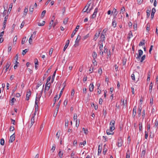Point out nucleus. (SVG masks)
<instances>
[{"label": "nucleus", "instance_id": "9d476101", "mask_svg": "<svg viewBox=\"0 0 158 158\" xmlns=\"http://www.w3.org/2000/svg\"><path fill=\"white\" fill-rule=\"evenodd\" d=\"M156 9L154 8H153L152 9L151 15V19H152L153 18L154 14L156 12Z\"/></svg>", "mask_w": 158, "mask_h": 158}, {"label": "nucleus", "instance_id": "6e6d98bb", "mask_svg": "<svg viewBox=\"0 0 158 158\" xmlns=\"http://www.w3.org/2000/svg\"><path fill=\"white\" fill-rule=\"evenodd\" d=\"M61 100H60L58 103L57 104V105H56V108H57L58 109H59V106H60V104L61 103Z\"/></svg>", "mask_w": 158, "mask_h": 158}, {"label": "nucleus", "instance_id": "0eeeda50", "mask_svg": "<svg viewBox=\"0 0 158 158\" xmlns=\"http://www.w3.org/2000/svg\"><path fill=\"white\" fill-rule=\"evenodd\" d=\"M101 32V31H98V33L97 32L95 34V35L94 36V38H93V40H94L96 41L97 40V39H98V37L99 36Z\"/></svg>", "mask_w": 158, "mask_h": 158}, {"label": "nucleus", "instance_id": "f03ea898", "mask_svg": "<svg viewBox=\"0 0 158 158\" xmlns=\"http://www.w3.org/2000/svg\"><path fill=\"white\" fill-rule=\"evenodd\" d=\"M123 143V141L121 137H119L118 140L117 145L118 148L121 147Z\"/></svg>", "mask_w": 158, "mask_h": 158}, {"label": "nucleus", "instance_id": "f8f14e48", "mask_svg": "<svg viewBox=\"0 0 158 158\" xmlns=\"http://www.w3.org/2000/svg\"><path fill=\"white\" fill-rule=\"evenodd\" d=\"M136 106H135L133 109V114H132V116L133 117H135V114L136 113Z\"/></svg>", "mask_w": 158, "mask_h": 158}, {"label": "nucleus", "instance_id": "c85d7f7f", "mask_svg": "<svg viewBox=\"0 0 158 158\" xmlns=\"http://www.w3.org/2000/svg\"><path fill=\"white\" fill-rule=\"evenodd\" d=\"M90 3L88 5V6L87 7V8L85 10V8L86 7V6H85V7L83 9L82 12H83V13H85V12H87V11H88V8L90 6Z\"/></svg>", "mask_w": 158, "mask_h": 158}, {"label": "nucleus", "instance_id": "de8ad7c7", "mask_svg": "<svg viewBox=\"0 0 158 158\" xmlns=\"http://www.w3.org/2000/svg\"><path fill=\"white\" fill-rule=\"evenodd\" d=\"M32 36H33V35L32 34L31 35V36L29 40V42L30 44H31V43L32 42Z\"/></svg>", "mask_w": 158, "mask_h": 158}, {"label": "nucleus", "instance_id": "f257e3e1", "mask_svg": "<svg viewBox=\"0 0 158 158\" xmlns=\"http://www.w3.org/2000/svg\"><path fill=\"white\" fill-rule=\"evenodd\" d=\"M115 122L114 120H112L110 123V128L111 130H114L115 129L114 124Z\"/></svg>", "mask_w": 158, "mask_h": 158}, {"label": "nucleus", "instance_id": "69168bd1", "mask_svg": "<svg viewBox=\"0 0 158 158\" xmlns=\"http://www.w3.org/2000/svg\"><path fill=\"white\" fill-rule=\"evenodd\" d=\"M113 12H114V14H115V15H116L117 14V11H116V10L114 8L113 9L112 13H113Z\"/></svg>", "mask_w": 158, "mask_h": 158}, {"label": "nucleus", "instance_id": "37998d69", "mask_svg": "<svg viewBox=\"0 0 158 158\" xmlns=\"http://www.w3.org/2000/svg\"><path fill=\"white\" fill-rule=\"evenodd\" d=\"M142 117L143 118V119L145 117V110H143L142 112Z\"/></svg>", "mask_w": 158, "mask_h": 158}, {"label": "nucleus", "instance_id": "cd10ccee", "mask_svg": "<svg viewBox=\"0 0 158 158\" xmlns=\"http://www.w3.org/2000/svg\"><path fill=\"white\" fill-rule=\"evenodd\" d=\"M16 101V99L14 98H12L10 101V105L11 106H12L14 104V102L15 101Z\"/></svg>", "mask_w": 158, "mask_h": 158}, {"label": "nucleus", "instance_id": "9b49d317", "mask_svg": "<svg viewBox=\"0 0 158 158\" xmlns=\"http://www.w3.org/2000/svg\"><path fill=\"white\" fill-rule=\"evenodd\" d=\"M81 39V36L80 35H78L77 36V38L76 39V41H75V43L76 44H74V46L76 47V45L77 44H78L79 41Z\"/></svg>", "mask_w": 158, "mask_h": 158}, {"label": "nucleus", "instance_id": "1a4fd4ad", "mask_svg": "<svg viewBox=\"0 0 158 158\" xmlns=\"http://www.w3.org/2000/svg\"><path fill=\"white\" fill-rule=\"evenodd\" d=\"M154 126L153 127L156 129V131H157L158 129V121L157 119H156L155 121V122L154 123Z\"/></svg>", "mask_w": 158, "mask_h": 158}, {"label": "nucleus", "instance_id": "864d4df0", "mask_svg": "<svg viewBox=\"0 0 158 158\" xmlns=\"http://www.w3.org/2000/svg\"><path fill=\"white\" fill-rule=\"evenodd\" d=\"M125 11V9L124 7H122L120 10V13H123Z\"/></svg>", "mask_w": 158, "mask_h": 158}, {"label": "nucleus", "instance_id": "e2e57ef3", "mask_svg": "<svg viewBox=\"0 0 158 158\" xmlns=\"http://www.w3.org/2000/svg\"><path fill=\"white\" fill-rule=\"evenodd\" d=\"M68 19H64L63 23L64 24H66L68 22Z\"/></svg>", "mask_w": 158, "mask_h": 158}, {"label": "nucleus", "instance_id": "a878e982", "mask_svg": "<svg viewBox=\"0 0 158 158\" xmlns=\"http://www.w3.org/2000/svg\"><path fill=\"white\" fill-rule=\"evenodd\" d=\"M58 109H57V108H56L55 110H54V114H53V116L54 117H56V115L57 114V112H58Z\"/></svg>", "mask_w": 158, "mask_h": 158}, {"label": "nucleus", "instance_id": "7ed1b4c3", "mask_svg": "<svg viewBox=\"0 0 158 158\" xmlns=\"http://www.w3.org/2000/svg\"><path fill=\"white\" fill-rule=\"evenodd\" d=\"M55 19V18L54 16H53L52 17L51 21L50 22L49 24V27L48 28L49 30H50L51 29V27L53 24V23L54 22V20Z\"/></svg>", "mask_w": 158, "mask_h": 158}, {"label": "nucleus", "instance_id": "8fccbe9b", "mask_svg": "<svg viewBox=\"0 0 158 158\" xmlns=\"http://www.w3.org/2000/svg\"><path fill=\"white\" fill-rule=\"evenodd\" d=\"M83 131H84V133L85 134H87L88 132V130L87 129H85L84 128H83L82 129Z\"/></svg>", "mask_w": 158, "mask_h": 158}, {"label": "nucleus", "instance_id": "09e8293b", "mask_svg": "<svg viewBox=\"0 0 158 158\" xmlns=\"http://www.w3.org/2000/svg\"><path fill=\"white\" fill-rule=\"evenodd\" d=\"M44 87V85L43 86V87ZM43 91V89H42V90H41L40 94H39V100H40V97H41V96H42Z\"/></svg>", "mask_w": 158, "mask_h": 158}, {"label": "nucleus", "instance_id": "a18cd8bd", "mask_svg": "<svg viewBox=\"0 0 158 158\" xmlns=\"http://www.w3.org/2000/svg\"><path fill=\"white\" fill-rule=\"evenodd\" d=\"M64 87H63L62 89L61 90L60 92V94H59V97L58 99H59V98L60 97L61 95L62 94V93H63V91L64 90Z\"/></svg>", "mask_w": 158, "mask_h": 158}, {"label": "nucleus", "instance_id": "b1692460", "mask_svg": "<svg viewBox=\"0 0 158 158\" xmlns=\"http://www.w3.org/2000/svg\"><path fill=\"white\" fill-rule=\"evenodd\" d=\"M130 152L129 149H128L127 153L126 158H130Z\"/></svg>", "mask_w": 158, "mask_h": 158}, {"label": "nucleus", "instance_id": "58836bf2", "mask_svg": "<svg viewBox=\"0 0 158 158\" xmlns=\"http://www.w3.org/2000/svg\"><path fill=\"white\" fill-rule=\"evenodd\" d=\"M145 57L146 55H143L141 58L140 62H142L143 60L145 59Z\"/></svg>", "mask_w": 158, "mask_h": 158}, {"label": "nucleus", "instance_id": "2eb2a0df", "mask_svg": "<svg viewBox=\"0 0 158 158\" xmlns=\"http://www.w3.org/2000/svg\"><path fill=\"white\" fill-rule=\"evenodd\" d=\"M92 56L94 59L93 60L94 62H96L95 59L97 58V54L95 52H94L92 53Z\"/></svg>", "mask_w": 158, "mask_h": 158}, {"label": "nucleus", "instance_id": "423d86ee", "mask_svg": "<svg viewBox=\"0 0 158 158\" xmlns=\"http://www.w3.org/2000/svg\"><path fill=\"white\" fill-rule=\"evenodd\" d=\"M79 27L80 26L79 25H77L76 26L75 30L73 31L71 35V38H73L74 36V35L76 34V32L79 29Z\"/></svg>", "mask_w": 158, "mask_h": 158}, {"label": "nucleus", "instance_id": "c9c22d12", "mask_svg": "<svg viewBox=\"0 0 158 158\" xmlns=\"http://www.w3.org/2000/svg\"><path fill=\"white\" fill-rule=\"evenodd\" d=\"M50 83H47V82H46V84H45V87H48V90L49 89L50 87Z\"/></svg>", "mask_w": 158, "mask_h": 158}, {"label": "nucleus", "instance_id": "680f3d73", "mask_svg": "<svg viewBox=\"0 0 158 158\" xmlns=\"http://www.w3.org/2000/svg\"><path fill=\"white\" fill-rule=\"evenodd\" d=\"M68 100L67 99H65L64 100V106H66L67 105V103H68Z\"/></svg>", "mask_w": 158, "mask_h": 158}, {"label": "nucleus", "instance_id": "a19ab883", "mask_svg": "<svg viewBox=\"0 0 158 158\" xmlns=\"http://www.w3.org/2000/svg\"><path fill=\"white\" fill-rule=\"evenodd\" d=\"M4 140L3 139H1L0 140V144L2 145H3L4 144Z\"/></svg>", "mask_w": 158, "mask_h": 158}, {"label": "nucleus", "instance_id": "4c0bfd02", "mask_svg": "<svg viewBox=\"0 0 158 158\" xmlns=\"http://www.w3.org/2000/svg\"><path fill=\"white\" fill-rule=\"evenodd\" d=\"M17 37L16 35L14 38L13 41V44H15L16 43V42L17 41Z\"/></svg>", "mask_w": 158, "mask_h": 158}, {"label": "nucleus", "instance_id": "20e7f679", "mask_svg": "<svg viewBox=\"0 0 158 158\" xmlns=\"http://www.w3.org/2000/svg\"><path fill=\"white\" fill-rule=\"evenodd\" d=\"M31 91L30 89L28 90V91L27 92V93L26 94V99L27 101L29 100V97L31 96Z\"/></svg>", "mask_w": 158, "mask_h": 158}, {"label": "nucleus", "instance_id": "f3484780", "mask_svg": "<svg viewBox=\"0 0 158 158\" xmlns=\"http://www.w3.org/2000/svg\"><path fill=\"white\" fill-rule=\"evenodd\" d=\"M113 130H111L110 128L109 129H107L106 131V134L108 135L113 134L114 132L112 131Z\"/></svg>", "mask_w": 158, "mask_h": 158}, {"label": "nucleus", "instance_id": "052dcab7", "mask_svg": "<svg viewBox=\"0 0 158 158\" xmlns=\"http://www.w3.org/2000/svg\"><path fill=\"white\" fill-rule=\"evenodd\" d=\"M145 139H147L148 137V132H147L146 131H145Z\"/></svg>", "mask_w": 158, "mask_h": 158}, {"label": "nucleus", "instance_id": "bf43d9fd", "mask_svg": "<svg viewBox=\"0 0 158 158\" xmlns=\"http://www.w3.org/2000/svg\"><path fill=\"white\" fill-rule=\"evenodd\" d=\"M93 6H94V4H93L91 6V7L89 9V11H87V13H89L90 11H91V10H92L93 9Z\"/></svg>", "mask_w": 158, "mask_h": 158}, {"label": "nucleus", "instance_id": "39448f33", "mask_svg": "<svg viewBox=\"0 0 158 158\" xmlns=\"http://www.w3.org/2000/svg\"><path fill=\"white\" fill-rule=\"evenodd\" d=\"M138 55L137 56V57H136V59H139L141 56L143 54V51L141 49H139L138 51Z\"/></svg>", "mask_w": 158, "mask_h": 158}, {"label": "nucleus", "instance_id": "338daca9", "mask_svg": "<svg viewBox=\"0 0 158 158\" xmlns=\"http://www.w3.org/2000/svg\"><path fill=\"white\" fill-rule=\"evenodd\" d=\"M55 148H56V145L55 144H54L53 145L52 148L51 149L52 150H53V152L55 151Z\"/></svg>", "mask_w": 158, "mask_h": 158}, {"label": "nucleus", "instance_id": "4d7b16f0", "mask_svg": "<svg viewBox=\"0 0 158 158\" xmlns=\"http://www.w3.org/2000/svg\"><path fill=\"white\" fill-rule=\"evenodd\" d=\"M86 144V141H84L83 142H80V146L83 145L84 146Z\"/></svg>", "mask_w": 158, "mask_h": 158}, {"label": "nucleus", "instance_id": "f704fd0d", "mask_svg": "<svg viewBox=\"0 0 158 158\" xmlns=\"http://www.w3.org/2000/svg\"><path fill=\"white\" fill-rule=\"evenodd\" d=\"M28 7H26L25 8V9H24V15H26L28 12Z\"/></svg>", "mask_w": 158, "mask_h": 158}, {"label": "nucleus", "instance_id": "dca6fc26", "mask_svg": "<svg viewBox=\"0 0 158 158\" xmlns=\"http://www.w3.org/2000/svg\"><path fill=\"white\" fill-rule=\"evenodd\" d=\"M100 37L101 39V41L102 42H105V35L103 33H101Z\"/></svg>", "mask_w": 158, "mask_h": 158}, {"label": "nucleus", "instance_id": "bb28decb", "mask_svg": "<svg viewBox=\"0 0 158 158\" xmlns=\"http://www.w3.org/2000/svg\"><path fill=\"white\" fill-rule=\"evenodd\" d=\"M12 3H11L10 5L9 8L7 12V14H8V13H9V14L10 13V11H11V9L12 8Z\"/></svg>", "mask_w": 158, "mask_h": 158}, {"label": "nucleus", "instance_id": "4468645a", "mask_svg": "<svg viewBox=\"0 0 158 158\" xmlns=\"http://www.w3.org/2000/svg\"><path fill=\"white\" fill-rule=\"evenodd\" d=\"M116 22L114 18L112 19V26L114 28L116 27Z\"/></svg>", "mask_w": 158, "mask_h": 158}, {"label": "nucleus", "instance_id": "ea45409f", "mask_svg": "<svg viewBox=\"0 0 158 158\" xmlns=\"http://www.w3.org/2000/svg\"><path fill=\"white\" fill-rule=\"evenodd\" d=\"M28 49H26L24 50H23V52L22 53V55H24L25 54L27 53V52L28 51Z\"/></svg>", "mask_w": 158, "mask_h": 158}, {"label": "nucleus", "instance_id": "774afa93", "mask_svg": "<svg viewBox=\"0 0 158 158\" xmlns=\"http://www.w3.org/2000/svg\"><path fill=\"white\" fill-rule=\"evenodd\" d=\"M103 46V44L101 43L100 44V47H99V49L100 51H101V50H102Z\"/></svg>", "mask_w": 158, "mask_h": 158}, {"label": "nucleus", "instance_id": "13d9d810", "mask_svg": "<svg viewBox=\"0 0 158 158\" xmlns=\"http://www.w3.org/2000/svg\"><path fill=\"white\" fill-rule=\"evenodd\" d=\"M15 130V128L14 126H11L10 128V131H13Z\"/></svg>", "mask_w": 158, "mask_h": 158}, {"label": "nucleus", "instance_id": "72a5a7b5", "mask_svg": "<svg viewBox=\"0 0 158 158\" xmlns=\"http://www.w3.org/2000/svg\"><path fill=\"white\" fill-rule=\"evenodd\" d=\"M4 10L2 14V15H3V17L5 16L6 15V14H7V12L6 10L5 9V7L4 6Z\"/></svg>", "mask_w": 158, "mask_h": 158}, {"label": "nucleus", "instance_id": "393cba45", "mask_svg": "<svg viewBox=\"0 0 158 158\" xmlns=\"http://www.w3.org/2000/svg\"><path fill=\"white\" fill-rule=\"evenodd\" d=\"M34 10V6L32 5H31L30 6L29 8V10L30 12H31V13L32 14Z\"/></svg>", "mask_w": 158, "mask_h": 158}, {"label": "nucleus", "instance_id": "79ce46f5", "mask_svg": "<svg viewBox=\"0 0 158 158\" xmlns=\"http://www.w3.org/2000/svg\"><path fill=\"white\" fill-rule=\"evenodd\" d=\"M26 36L25 37H24L23 38V39L22 40V41H21L22 44H23L25 42V41L26 40Z\"/></svg>", "mask_w": 158, "mask_h": 158}, {"label": "nucleus", "instance_id": "7c9ffc66", "mask_svg": "<svg viewBox=\"0 0 158 158\" xmlns=\"http://www.w3.org/2000/svg\"><path fill=\"white\" fill-rule=\"evenodd\" d=\"M142 127V123L139 122V131H141Z\"/></svg>", "mask_w": 158, "mask_h": 158}, {"label": "nucleus", "instance_id": "473e14b6", "mask_svg": "<svg viewBox=\"0 0 158 158\" xmlns=\"http://www.w3.org/2000/svg\"><path fill=\"white\" fill-rule=\"evenodd\" d=\"M46 13V11L45 10H44L43 11L41 14V17L42 18H43L45 15V14Z\"/></svg>", "mask_w": 158, "mask_h": 158}, {"label": "nucleus", "instance_id": "3c124183", "mask_svg": "<svg viewBox=\"0 0 158 158\" xmlns=\"http://www.w3.org/2000/svg\"><path fill=\"white\" fill-rule=\"evenodd\" d=\"M4 33V31H3L0 33V39H2V36L3 35Z\"/></svg>", "mask_w": 158, "mask_h": 158}, {"label": "nucleus", "instance_id": "603ef678", "mask_svg": "<svg viewBox=\"0 0 158 158\" xmlns=\"http://www.w3.org/2000/svg\"><path fill=\"white\" fill-rule=\"evenodd\" d=\"M68 123L69 121L68 119H65V127H68Z\"/></svg>", "mask_w": 158, "mask_h": 158}, {"label": "nucleus", "instance_id": "0e129e2a", "mask_svg": "<svg viewBox=\"0 0 158 158\" xmlns=\"http://www.w3.org/2000/svg\"><path fill=\"white\" fill-rule=\"evenodd\" d=\"M41 85V82H40V83H38L37 84L36 89H37Z\"/></svg>", "mask_w": 158, "mask_h": 158}, {"label": "nucleus", "instance_id": "ddd939ff", "mask_svg": "<svg viewBox=\"0 0 158 158\" xmlns=\"http://www.w3.org/2000/svg\"><path fill=\"white\" fill-rule=\"evenodd\" d=\"M138 73L136 72H133V73L131 75V77L133 81H135V75L138 74Z\"/></svg>", "mask_w": 158, "mask_h": 158}, {"label": "nucleus", "instance_id": "aec40b11", "mask_svg": "<svg viewBox=\"0 0 158 158\" xmlns=\"http://www.w3.org/2000/svg\"><path fill=\"white\" fill-rule=\"evenodd\" d=\"M146 153V151L145 150H143L142 151L141 154V157L139 158H144L145 155Z\"/></svg>", "mask_w": 158, "mask_h": 158}, {"label": "nucleus", "instance_id": "c03bdc74", "mask_svg": "<svg viewBox=\"0 0 158 158\" xmlns=\"http://www.w3.org/2000/svg\"><path fill=\"white\" fill-rule=\"evenodd\" d=\"M153 85V84H152V82H151L149 86V90H151V91H150V93L152 92Z\"/></svg>", "mask_w": 158, "mask_h": 158}, {"label": "nucleus", "instance_id": "5701e85b", "mask_svg": "<svg viewBox=\"0 0 158 158\" xmlns=\"http://www.w3.org/2000/svg\"><path fill=\"white\" fill-rule=\"evenodd\" d=\"M102 150V147L100 146V145H99L98 146V155L100 154Z\"/></svg>", "mask_w": 158, "mask_h": 158}, {"label": "nucleus", "instance_id": "a211bd4d", "mask_svg": "<svg viewBox=\"0 0 158 158\" xmlns=\"http://www.w3.org/2000/svg\"><path fill=\"white\" fill-rule=\"evenodd\" d=\"M94 88V85L93 83H91L89 86V90L90 92H92Z\"/></svg>", "mask_w": 158, "mask_h": 158}, {"label": "nucleus", "instance_id": "5fc2aeb1", "mask_svg": "<svg viewBox=\"0 0 158 158\" xmlns=\"http://www.w3.org/2000/svg\"><path fill=\"white\" fill-rule=\"evenodd\" d=\"M69 44H66L64 48L63 49V51H65V50L66 49V48H67L69 46Z\"/></svg>", "mask_w": 158, "mask_h": 158}, {"label": "nucleus", "instance_id": "6ab92c4d", "mask_svg": "<svg viewBox=\"0 0 158 158\" xmlns=\"http://www.w3.org/2000/svg\"><path fill=\"white\" fill-rule=\"evenodd\" d=\"M63 152H61V150L60 149H59V152L58 153V155L60 158H62L63 157Z\"/></svg>", "mask_w": 158, "mask_h": 158}, {"label": "nucleus", "instance_id": "49530a36", "mask_svg": "<svg viewBox=\"0 0 158 158\" xmlns=\"http://www.w3.org/2000/svg\"><path fill=\"white\" fill-rule=\"evenodd\" d=\"M93 69H94V67L93 66V65H92L89 69V71L90 72V73H91L93 71Z\"/></svg>", "mask_w": 158, "mask_h": 158}, {"label": "nucleus", "instance_id": "e433bc0d", "mask_svg": "<svg viewBox=\"0 0 158 158\" xmlns=\"http://www.w3.org/2000/svg\"><path fill=\"white\" fill-rule=\"evenodd\" d=\"M45 23V22L44 21H43L42 23H39L38 24L39 26H42L44 25Z\"/></svg>", "mask_w": 158, "mask_h": 158}, {"label": "nucleus", "instance_id": "4be33fe9", "mask_svg": "<svg viewBox=\"0 0 158 158\" xmlns=\"http://www.w3.org/2000/svg\"><path fill=\"white\" fill-rule=\"evenodd\" d=\"M151 12V8H150V10H146L147 13V18H148L150 15V13Z\"/></svg>", "mask_w": 158, "mask_h": 158}, {"label": "nucleus", "instance_id": "6e6552de", "mask_svg": "<svg viewBox=\"0 0 158 158\" xmlns=\"http://www.w3.org/2000/svg\"><path fill=\"white\" fill-rule=\"evenodd\" d=\"M15 135L14 133L10 137L9 142L12 143L15 140Z\"/></svg>", "mask_w": 158, "mask_h": 158}, {"label": "nucleus", "instance_id": "2f4dec72", "mask_svg": "<svg viewBox=\"0 0 158 158\" xmlns=\"http://www.w3.org/2000/svg\"><path fill=\"white\" fill-rule=\"evenodd\" d=\"M133 36L132 33L131 31H130L128 34V36L127 37L128 38L130 39Z\"/></svg>", "mask_w": 158, "mask_h": 158}, {"label": "nucleus", "instance_id": "412c9836", "mask_svg": "<svg viewBox=\"0 0 158 158\" xmlns=\"http://www.w3.org/2000/svg\"><path fill=\"white\" fill-rule=\"evenodd\" d=\"M34 115H33L32 116V117L31 119V127L33 125L35 122V119H34Z\"/></svg>", "mask_w": 158, "mask_h": 158}, {"label": "nucleus", "instance_id": "c756f323", "mask_svg": "<svg viewBox=\"0 0 158 158\" xmlns=\"http://www.w3.org/2000/svg\"><path fill=\"white\" fill-rule=\"evenodd\" d=\"M8 14H7V15L6 16H5V17L4 20V22L3 23L6 24L7 19H8Z\"/></svg>", "mask_w": 158, "mask_h": 158}]
</instances>
